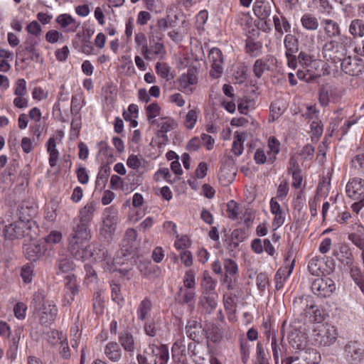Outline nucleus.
Here are the masks:
<instances>
[{
    "instance_id": "obj_62",
    "label": "nucleus",
    "mask_w": 364,
    "mask_h": 364,
    "mask_svg": "<svg viewBox=\"0 0 364 364\" xmlns=\"http://www.w3.org/2000/svg\"><path fill=\"white\" fill-rule=\"evenodd\" d=\"M21 146L25 153H31L35 148V140L34 139L24 136L21 139Z\"/></svg>"
},
{
    "instance_id": "obj_60",
    "label": "nucleus",
    "mask_w": 364,
    "mask_h": 364,
    "mask_svg": "<svg viewBox=\"0 0 364 364\" xmlns=\"http://www.w3.org/2000/svg\"><path fill=\"white\" fill-rule=\"evenodd\" d=\"M313 3L321 13H331L332 6L328 0H313Z\"/></svg>"
},
{
    "instance_id": "obj_18",
    "label": "nucleus",
    "mask_w": 364,
    "mask_h": 364,
    "mask_svg": "<svg viewBox=\"0 0 364 364\" xmlns=\"http://www.w3.org/2000/svg\"><path fill=\"white\" fill-rule=\"evenodd\" d=\"M104 353L110 361L117 363L122 358V350L116 341L108 342L104 348Z\"/></svg>"
},
{
    "instance_id": "obj_41",
    "label": "nucleus",
    "mask_w": 364,
    "mask_h": 364,
    "mask_svg": "<svg viewBox=\"0 0 364 364\" xmlns=\"http://www.w3.org/2000/svg\"><path fill=\"white\" fill-rule=\"evenodd\" d=\"M154 343H149L142 353H138L136 356L139 364H153L154 353H151Z\"/></svg>"
},
{
    "instance_id": "obj_17",
    "label": "nucleus",
    "mask_w": 364,
    "mask_h": 364,
    "mask_svg": "<svg viewBox=\"0 0 364 364\" xmlns=\"http://www.w3.org/2000/svg\"><path fill=\"white\" fill-rule=\"evenodd\" d=\"M97 209V203L94 200L89 201L86 205L80 210L79 212V223L90 225L94 213Z\"/></svg>"
},
{
    "instance_id": "obj_36",
    "label": "nucleus",
    "mask_w": 364,
    "mask_h": 364,
    "mask_svg": "<svg viewBox=\"0 0 364 364\" xmlns=\"http://www.w3.org/2000/svg\"><path fill=\"white\" fill-rule=\"evenodd\" d=\"M284 45L285 48V54L296 53L299 50L298 38L293 34L287 33L284 36Z\"/></svg>"
},
{
    "instance_id": "obj_38",
    "label": "nucleus",
    "mask_w": 364,
    "mask_h": 364,
    "mask_svg": "<svg viewBox=\"0 0 364 364\" xmlns=\"http://www.w3.org/2000/svg\"><path fill=\"white\" fill-rule=\"evenodd\" d=\"M118 222V218L115 214H110L105 216L103 219L102 230L105 234L111 235L114 232Z\"/></svg>"
},
{
    "instance_id": "obj_21",
    "label": "nucleus",
    "mask_w": 364,
    "mask_h": 364,
    "mask_svg": "<svg viewBox=\"0 0 364 364\" xmlns=\"http://www.w3.org/2000/svg\"><path fill=\"white\" fill-rule=\"evenodd\" d=\"M151 353H154L153 364H167L169 360V351L166 345L157 346L154 343Z\"/></svg>"
},
{
    "instance_id": "obj_51",
    "label": "nucleus",
    "mask_w": 364,
    "mask_h": 364,
    "mask_svg": "<svg viewBox=\"0 0 364 364\" xmlns=\"http://www.w3.org/2000/svg\"><path fill=\"white\" fill-rule=\"evenodd\" d=\"M102 255H105V258L101 261V266L104 270L109 273L117 271V266L116 265L114 259L112 257L108 256L105 252H102Z\"/></svg>"
},
{
    "instance_id": "obj_16",
    "label": "nucleus",
    "mask_w": 364,
    "mask_h": 364,
    "mask_svg": "<svg viewBox=\"0 0 364 364\" xmlns=\"http://www.w3.org/2000/svg\"><path fill=\"white\" fill-rule=\"evenodd\" d=\"M119 343L122 348L126 352H128L130 355H134L137 348V341L132 333L129 331L122 333L119 336Z\"/></svg>"
},
{
    "instance_id": "obj_8",
    "label": "nucleus",
    "mask_w": 364,
    "mask_h": 364,
    "mask_svg": "<svg viewBox=\"0 0 364 364\" xmlns=\"http://www.w3.org/2000/svg\"><path fill=\"white\" fill-rule=\"evenodd\" d=\"M315 307L314 301L310 296H299L293 301L294 311L300 316L311 317V311Z\"/></svg>"
},
{
    "instance_id": "obj_39",
    "label": "nucleus",
    "mask_w": 364,
    "mask_h": 364,
    "mask_svg": "<svg viewBox=\"0 0 364 364\" xmlns=\"http://www.w3.org/2000/svg\"><path fill=\"white\" fill-rule=\"evenodd\" d=\"M152 308V304L149 299L145 298L139 304L136 309L137 318L140 321H144L150 314Z\"/></svg>"
},
{
    "instance_id": "obj_28",
    "label": "nucleus",
    "mask_w": 364,
    "mask_h": 364,
    "mask_svg": "<svg viewBox=\"0 0 364 364\" xmlns=\"http://www.w3.org/2000/svg\"><path fill=\"white\" fill-rule=\"evenodd\" d=\"M179 303L187 304L191 309L194 307L196 292L191 289H183L182 287L178 291Z\"/></svg>"
},
{
    "instance_id": "obj_30",
    "label": "nucleus",
    "mask_w": 364,
    "mask_h": 364,
    "mask_svg": "<svg viewBox=\"0 0 364 364\" xmlns=\"http://www.w3.org/2000/svg\"><path fill=\"white\" fill-rule=\"evenodd\" d=\"M349 268L350 275L353 279L355 283L359 287L360 290L364 292V280L362 272L358 265L355 263L354 260L352 261V264L346 265Z\"/></svg>"
},
{
    "instance_id": "obj_13",
    "label": "nucleus",
    "mask_w": 364,
    "mask_h": 364,
    "mask_svg": "<svg viewBox=\"0 0 364 364\" xmlns=\"http://www.w3.org/2000/svg\"><path fill=\"white\" fill-rule=\"evenodd\" d=\"M218 294L201 293L198 301V307L205 314H210L218 306Z\"/></svg>"
},
{
    "instance_id": "obj_46",
    "label": "nucleus",
    "mask_w": 364,
    "mask_h": 364,
    "mask_svg": "<svg viewBox=\"0 0 364 364\" xmlns=\"http://www.w3.org/2000/svg\"><path fill=\"white\" fill-rule=\"evenodd\" d=\"M349 32L355 37L364 36V22L360 19L352 21L349 26Z\"/></svg>"
},
{
    "instance_id": "obj_5",
    "label": "nucleus",
    "mask_w": 364,
    "mask_h": 364,
    "mask_svg": "<svg viewBox=\"0 0 364 364\" xmlns=\"http://www.w3.org/2000/svg\"><path fill=\"white\" fill-rule=\"evenodd\" d=\"M210 63V75L214 79L220 77L223 73V55L222 51L218 48H213L208 53Z\"/></svg>"
},
{
    "instance_id": "obj_1",
    "label": "nucleus",
    "mask_w": 364,
    "mask_h": 364,
    "mask_svg": "<svg viewBox=\"0 0 364 364\" xmlns=\"http://www.w3.org/2000/svg\"><path fill=\"white\" fill-rule=\"evenodd\" d=\"M90 237L88 225L78 223L73 227L69 237L68 250L75 259L83 261L92 256L87 245Z\"/></svg>"
},
{
    "instance_id": "obj_34",
    "label": "nucleus",
    "mask_w": 364,
    "mask_h": 364,
    "mask_svg": "<svg viewBox=\"0 0 364 364\" xmlns=\"http://www.w3.org/2000/svg\"><path fill=\"white\" fill-rule=\"evenodd\" d=\"M110 173V168L108 165L101 166L95 181V188L102 191L107 184Z\"/></svg>"
},
{
    "instance_id": "obj_32",
    "label": "nucleus",
    "mask_w": 364,
    "mask_h": 364,
    "mask_svg": "<svg viewBox=\"0 0 364 364\" xmlns=\"http://www.w3.org/2000/svg\"><path fill=\"white\" fill-rule=\"evenodd\" d=\"M217 282L214 280L208 271L203 273V279L201 281L202 293L217 294L215 292V287Z\"/></svg>"
},
{
    "instance_id": "obj_22",
    "label": "nucleus",
    "mask_w": 364,
    "mask_h": 364,
    "mask_svg": "<svg viewBox=\"0 0 364 364\" xmlns=\"http://www.w3.org/2000/svg\"><path fill=\"white\" fill-rule=\"evenodd\" d=\"M65 299L69 303L74 300V296L78 293V286L74 274H69L65 277Z\"/></svg>"
},
{
    "instance_id": "obj_52",
    "label": "nucleus",
    "mask_w": 364,
    "mask_h": 364,
    "mask_svg": "<svg viewBox=\"0 0 364 364\" xmlns=\"http://www.w3.org/2000/svg\"><path fill=\"white\" fill-rule=\"evenodd\" d=\"M84 105V97L82 93L72 97L70 110L77 113Z\"/></svg>"
},
{
    "instance_id": "obj_15",
    "label": "nucleus",
    "mask_w": 364,
    "mask_h": 364,
    "mask_svg": "<svg viewBox=\"0 0 364 364\" xmlns=\"http://www.w3.org/2000/svg\"><path fill=\"white\" fill-rule=\"evenodd\" d=\"M338 97L337 88L330 84L322 85L319 90V102L322 106L328 105Z\"/></svg>"
},
{
    "instance_id": "obj_4",
    "label": "nucleus",
    "mask_w": 364,
    "mask_h": 364,
    "mask_svg": "<svg viewBox=\"0 0 364 364\" xmlns=\"http://www.w3.org/2000/svg\"><path fill=\"white\" fill-rule=\"evenodd\" d=\"M346 361L350 364H359L364 357V344L358 341H349L344 347Z\"/></svg>"
},
{
    "instance_id": "obj_9",
    "label": "nucleus",
    "mask_w": 364,
    "mask_h": 364,
    "mask_svg": "<svg viewBox=\"0 0 364 364\" xmlns=\"http://www.w3.org/2000/svg\"><path fill=\"white\" fill-rule=\"evenodd\" d=\"M197 73V69L191 68L182 74L178 79L179 90L184 93L191 94L193 92L192 86L198 82Z\"/></svg>"
},
{
    "instance_id": "obj_56",
    "label": "nucleus",
    "mask_w": 364,
    "mask_h": 364,
    "mask_svg": "<svg viewBox=\"0 0 364 364\" xmlns=\"http://www.w3.org/2000/svg\"><path fill=\"white\" fill-rule=\"evenodd\" d=\"M104 298L100 291L95 292L93 296V308L96 313L101 314L103 311Z\"/></svg>"
},
{
    "instance_id": "obj_48",
    "label": "nucleus",
    "mask_w": 364,
    "mask_h": 364,
    "mask_svg": "<svg viewBox=\"0 0 364 364\" xmlns=\"http://www.w3.org/2000/svg\"><path fill=\"white\" fill-rule=\"evenodd\" d=\"M223 268L225 272V277H232L238 272V267L237 263L229 258L225 259L223 262Z\"/></svg>"
},
{
    "instance_id": "obj_7",
    "label": "nucleus",
    "mask_w": 364,
    "mask_h": 364,
    "mask_svg": "<svg viewBox=\"0 0 364 364\" xmlns=\"http://www.w3.org/2000/svg\"><path fill=\"white\" fill-rule=\"evenodd\" d=\"M340 63L341 70L346 74L351 76H358L364 70L363 60L356 57L346 56Z\"/></svg>"
},
{
    "instance_id": "obj_63",
    "label": "nucleus",
    "mask_w": 364,
    "mask_h": 364,
    "mask_svg": "<svg viewBox=\"0 0 364 364\" xmlns=\"http://www.w3.org/2000/svg\"><path fill=\"white\" fill-rule=\"evenodd\" d=\"M33 275V269L29 264H26L22 267L21 276L25 283H30L32 281Z\"/></svg>"
},
{
    "instance_id": "obj_27",
    "label": "nucleus",
    "mask_w": 364,
    "mask_h": 364,
    "mask_svg": "<svg viewBox=\"0 0 364 364\" xmlns=\"http://www.w3.org/2000/svg\"><path fill=\"white\" fill-rule=\"evenodd\" d=\"M321 25L328 38H333L341 35L340 26L336 21L331 19H323Z\"/></svg>"
},
{
    "instance_id": "obj_59",
    "label": "nucleus",
    "mask_w": 364,
    "mask_h": 364,
    "mask_svg": "<svg viewBox=\"0 0 364 364\" xmlns=\"http://www.w3.org/2000/svg\"><path fill=\"white\" fill-rule=\"evenodd\" d=\"M139 108L135 104H131L128 109L123 112V117L125 120H131V118L136 119L138 117Z\"/></svg>"
},
{
    "instance_id": "obj_24",
    "label": "nucleus",
    "mask_w": 364,
    "mask_h": 364,
    "mask_svg": "<svg viewBox=\"0 0 364 364\" xmlns=\"http://www.w3.org/2000/svg\"><path fill=\"white\" fill-rule=\"evenodd\" d=\"M55 21L63 28H66L68 32H75L80 26V23L77 22L70 14H63L57 16Z\"/></svg>"
},
{
    "instance_id": "obj_19",
    "label": "nucleus",
    "mask_w": 364,
    "mask_h": 364,
    "mask_svg": "<svg viewBox=\"0 0 364 364\" xmlns=\"http://www.w3.org/2000/svg\"><path fill=\"white\" fill-rule=\"evenodd\" d=\"M294 268V261L289 265L280 267L274 277L275 288L279 290L284 287V284L288 277L292 272Z\"/></svg>"
},
{
    "instance_id": "obj_54",
    "label": "nucleus",
    "mask_w": 364,
    "mask_h": 364,
    "mask_svg": "<svg viewBox=\"0 0 364 364\" xmlns=\"http://www.w3.org/2000/svg\"><path fill=\"white\" fill-rule=\"evenodd\" d=\"M151 51L153 52L156 58L161 60L164 59L166 54L164 44L160 42H155L154 45H151Z\"/></svg>"
},
{
    "instance_id": "obj_43",
    "label": "nucleus",
    "mask_w": 364,
    "mask_h": 364,
    "mask_svg": "<svg viewBox=\"0 0 364 364\" xmlns=\"http://www.w3.org/2000/svg\"><path fill=\"white\" fill-rule=\"evenodd\" d=\"M160 112L161 107L156 102L151 103L146 107V115L149 124H155V118L160 115Z\"/></svg>"
},
{
    "instance_id": "obj_58",
    "label": "nucleus",
    "mask_w": 364,
    "mask_h": 364,
    "mask_svg": "<svg viewBox=\"0 0 364 364\" xmlns=\"http://www.w3.org/2000/svg\"><path fill=\"white\" fill-rule=\"evenodd\" d=\"M197 113L195 110H189L186 116L184 124L187 129H192L197 122Z\"/></svg>"
},
{
    "instance_id": "obj_29",
    "label": "nucleus",
    "mask_w": 364,
    "mask_h": 364,
    "mask_svg": "<svg viewBox=\"0 0 364 364\" xmlns=\"http://www.w3.org/2000/svg\"><path fill=\"white\" fill-rule=\"evenodd\" d=\"M43 252V248L35 242L28 244L24 247L26 257L30 261H36Z\"/></svg>"
},
{
    "instance_id": "obj_53",
    "label": "nucleus",
    "mask_w": 364,
    "mask_h": 364,
    "mask_svg": "<svg viewBox=\"0 0 364 364\" xmlns=\"http://www.w3.org/2000/svg\"><path fill=\"white\" fill-rule=\"evenodd\" d=\"M156 72L162 78L169 80L171 67L166 63H157L156 64Z\"/></svg>"
},
{
    "instance_id": "obj_47",
    "label": "nucleus",
    "mask_w": 364,
    "mask_h": 364,
    "mask_svg": "<svg viewBox=\"0 0 364 364\" xmlns=\"http://www.w3.org/2000/svg\"><path fill=\"white\" fill-rule=\"evenodd\" d=\"M45 295L43 291H38L33 294L31 304V308L33 309L35 312L40 310L46 305L44 302Z\"/></svg>"
},
{
    "instance_id": "obj_49",
    "label": "nucleus",
    "mask_w": 364,
    "mask_h": 364,
    "mask_svg": "<svg viewBox=\"0 0 364 364\" xmlns=\"http://www.w3.org/2000/svg\"><path fill=\"white\" fill-rule=\"evenodd\" d=\"M282 342V339L281 340ZM282 343H279L276 336L274 334L271 339V348L276 364L279 362V357L282 355V348L281 347Z\"/></svg>"
},
{
    "instance_id": "obj_12",
    "label": "nucleus",
    "mask_w": 364,
    "mask_h": 364,
    "mask_svg": "<svg viewBox=\"0 0 364 364\" xmlns=\"http://www.w3.org/2000/svg\"><path fill=\"white\" fill-rule=\"evenodd\" d=\"M347 195L353 200H359L364 197V180L353 178L348 181L346 187Z\"/></svg>"
},
{
    "instance_id": "obj_20",
    "label": "nucleus",
    "mask_w": 364,
    "mask_h": 364,
    "mask_svg": "<svg viewBox=\"0 0 364 364\" xmlns=\"http://www.w3.org/2000/svg\"><path fill=\"white\" fill-rule=\"evenodd\" d=\"M253 11L260 20H267L272 13V6L268 1L257 0L254 4Z\"/></svg>"
},
{
    "instance_id": "obj_6",
    "label": "nucleus",
    "mask_w": 364,
    "mask_h": 364,
    "mask_svg": "<svg viewBox=\"0 0 364 364\" xmlns=\"http://www.w3.org/2000/svg\"><path fill=\"white\" fill-rule=\"evenodd\" d=\"M337 337L336 328L326 323L318 330L316 341L320 346H329L335 343Z\"/></svg>"
},
{
    "instance_id": "obj_2",
    "label": "nucleus",
    "mask_w": 364,
    "mask_h": 364,
    "mask_svg": "<svg viewBox=\"0 0 364 364\" xmlns=\"http://www.w3.org/2000/svg\"><path fill=\"white\" fill-rule=\"evenodd\" d=\"M351 46V38L346 36H341L337 40L331 39L322 47L323 57L327 61L338 63L347 55Z\"/></svg>"
},
{
    "instance_id": "obj_26",
    "label": "nucleus",
    "mask_w": 364,
    "mask_h": 364,
    "mask_svg": "<svg viewBox=\"0 0 364 364\" xmlns=\"http://www.w3.org/2000/svg\"><path fill=\"white\" fill-rule=\"evenodd\" d=\"M273 23L276 33L279 34L280 37L282 36L284 33L291 31V26L287 18L283 16H274Z\"/></svg>"
},
{
    "instance_id": "obj_55",
    "label": "nucleus",
    "mask_w": 364,
    "mask_h": 364,
    "mask_svg": "<svg viewBox=\"0 0 364 364\" xmlns=\"http://www.w3.org/2000/svg\"><path fill=\"white\" fill-rule=\"evenodd\" d=\"M327 314L326 313L325 310L318 309L316 306L311 311V317L310 318V320L316 323H321L323 321L326 316Z\"/></svg>"
},
{
    "instance_id": "obj_14",
    "label": "nucleus",
    "mask_w": 364,
    "mask_h": 364,
    "mask_svg": "<svg viewBox=\"0 0 364 364\" xmlns=\"http://www.w3.org/2000/svg\"><path fill=\"white\" fill-rule=\"evenodd\" d=\"M57 313L58 309L56 306L52 304L44 305L42 309L36 311V314L39 317L41 323L46 326L53 323L57 316Z\"/></svg>"
},
{
    "instance_id": "obj_40",
    "label": "nucleus",
    "mask_w": 364,
    "mask_h": 364,
    "mask_svg": "<svg viewBox=\"0 0 364 364\" xmlns=\"http://www.w3.org/2000/svg\"><path fill=\"white\" fill-rule=\"evenodd\" d=\"M186 334L193 341H197L200 338V333L203 330L202 325L196 321H191L188 323L186 327Z\"/></svg>"
},
{
    "instance_id": "obj_64",
    "label": "nucleus",
    "mask_w": 364,
    "mask_h": 364,
    "mask_svg": "<svg viewBox=\"0 0 364 364\" xmlns=\"http://www.w3.org/2000/svg\"><path fill=\"white\" fill-rule=\"evenodd\" d=\"M363 234H348V239L360 250L364 249Z\"/></svg>"
},
{
    "instance_id": "obj_35",
    "label": "nucleus",
    "mask_w": 364,
    "mask_h": 364,
    "mask_svg": "<svg viewBox=\"0 0 364 364\" xmlns=\"http://www.w3.org/2000/svg\"><path fill=\"white\" fill-rule=\"evenodd\" d=\"M302 27L307 31H316L319 26L318 18L311 14L306 13L301 18Z\"/></svg>"
},
{
    "instance_id": "obj_42",
    "label": "nucleus",
    "mask_w": 364,
    "mask_h": 364,
    "mask_svg": "<svg viewBox=\"0 0 364 364\" xmlns=\"http://www.w3.org/2000/svg\"><path fill=\"white\" fill-rule=\"evenodd\" d=\"M268 61V58L257 59L255 61L253 65V72L257 77L260 78L265 71L269 70Z\"/></svg>"
},
{
    "instance_id": "obj_50",
    "label": "nucleus",
    "mask_w": 364,
    "mask_h": 364,
    "mask_svg": "<svg viewBox=\"0 0 364 364\" xmlns=\"http://www.w3.org/2000/svg\"><path fill=\"white\" fill-rule=\"evenodd\" d=\"M196 272L194 269H190L185 272L183 277V285L187 289H195Z\"/></svg>"
},
{
    "instance_id": "obj_10",
    "label": "nucleus",
    "mask_w": 364,
    "mask_h": 364,
    "mask_svg": "<svg viewBox=\"0 0 364 364\" xmlns=\"http://www.w3.org/2000/svg\"><path fill=\"white\" fill-rule=\"evenodd\" d=\"M333 255L342 264H352L354 260L353 253L349 246L343 242H339L334 246Z\"/></svg>"
},
{
    "instance_id": "obj_61",
    "label": "nucleus",
    "mask_w": 364,
    "mask_h": 364,
    "mask_svg": "<svg viewBox=\"0 0 364 364\" xmlns=\"http://www.w3.org/2000/svg\"><path fill=\"white\" fill-rule=\"evenodd\" d=\"M62 240V233L58 230L51 231L46 237L45 241L47 244L54 245L59 243Z\"/></svg>"
},
{
    "instance_id": "obj_57",
    "label": "nucleus",
    "mask_w": 364,
    "mask_h": 364,
    "mask_svg": "<svg viewBox=\"0 0 364 364\" xmlns=\"http://www.w3.org/2000/svg\"><path fill=\"white\" fill-rule=\"evenodd\" d=\"M298 61L301 65L308 68L312 63L316 61V59L314 55H311L305 52L301 51L298 55Z\"/></svg>"
},
{
    "instance_id": "obj_37",
    "label": "nucleus",
    "mask_w": 364,
    "mask_h": 364,
    "mask_svg": "<svg viewBox=\"0 0 364 364\" xmlns=\"http://www.w3.org/2000/svg\"><path fill=\"white\" fill-rule=\"evenodd\" d=\"M57 274L69 273L74 269L73 262L66 256L62 255L56 262Z\"/></svg>"
},
{
    "instance_id": "obj_11",
    "label": "nucleus",
    "mask_w": 364,
    "mask_h": 364,
    "mask_svg": "<svg viewBox=\"0 0 364 364\" xmlns=\"http://www.w3.org/2000/svg\"><path fill=\"white\" fill-rule=\"evenodd\" d=\"M36 41L33 38H28L25 42V48L17 52V55L21 56L20 60L23 63H26L29 60L37 61L39 58V53L36 50Z\"/></svg>"
},
{
    "instance_id": "obj_44",
    "label": "nucleus",
    "mask_w": 364,
    "mask_h": 364,
    "mask_svg": "<svg viewBox=\"0 0 364 364\" xmlns=\"http://www.w3.org/2000/svg\"><path fill=\"white\" fill-rule=\"evenodd\" d=\"M176 122L171 117H161L158 122L159 132L167 133L176 127Z\"/></svg>"
},
{
    "instance_id": "obj_23",
    "label": "nucleus",
    "mask_w": 364,
    "mask_h": 364,
    "mask_svg": "<svg viewBox=\"0 0 364 364\" xmlns=\"http://www.w3.org/2000/svg\"><path fill=\"white\" fill-rule=\"evenodd\" d=\"M270 211L274 215L272 225L274 229H277L284 223L285 213L282 211L280 205L273 198L270 200Z\"/></svg>"
},
{
    "instance_id": "obj_33",
    "label": "nucleus",
    "mask_w": 364,
    "mask_h": 364,
    "mask_svg": "<svg viewBox=\"0 0 364 364\" xmlns=\"http://www.w3.org/2000/svg\"><path fill=\"white\" fill-rule=\"evenodd\" d=\"M246 134L245 132H235L231 151L235 156H240L244 150L243 144L245 141Z\"/></svg>"
},
{
    "instance_id": "obj_25",
    "label": "nucleus",
    "mask_w": 364,
    "mask_h": 364,
    "mask_svg": "<svg viewBox=\"0 0 364 364\" xmlns=\"http://www.w3.org/2000/svg\"><path fill=\"white\" fill-rule=\"evenodd\" d=\"M21 222H16L9 225H6L3 230V235L9 240H14L23 235Z\"/></svg>"
},
{
    "instance_id": "obj_31",
    "label": "nucleus",
    "mask_w": 364,
    "mask_h": 364,
    "mask_svg": "<svg viewBox=\"0 0 364 364\" xmlns=\"http://www.w3.org/2000/svg\"><path fill=\"white\" fill-rule=\"evenodd\" d=\"M161 324V321L159 318L146 321L144 326V330L146 335L150 337H154L159 335L162 330Z\"/></svg>"
},
{
    "instance_id": "obj_45",
    "label": "nucleus",
    "mask_w": 364,
    "mask_h": 364,
    "mask_svg": "<svg viewBox=\"0 0 364 364\" xmlns=\"http://www.w3.org/2000/svg\"><path fill=\"white\" fill-rule=\"evenodd\" d=\"M268 147L269 149V163L272 164L276 159L275 156L279 152L280 143L274 137H270L268 140Z\"/></svg>"
},
{
    "instance_id": "obj_3",
    "label": "nucleus",
    "mask_w": 364,
    "mask_h": 364,
    "mask_svg": "<svg viewBox=\"0 0 364 364\" xmlns=\"http://www.w3.org/2000/svg\"><path fill=\"white\" fill-rule=\"evenodd\" d=\"M312 292L319 298H328L336 290L334 282L329 277H323L315 279L311 285Z\"/></svg>"
}]
</instances>
